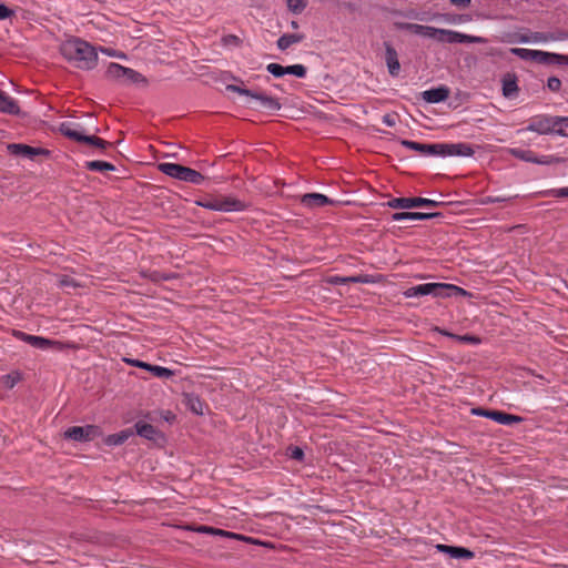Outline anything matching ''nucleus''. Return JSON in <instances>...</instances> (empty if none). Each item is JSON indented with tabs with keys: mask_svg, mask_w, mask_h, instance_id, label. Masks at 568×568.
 <instances>
[{
	"mask_svg": "<svg viewBox=\"0 0 568 568\" xmlns=\"http://www.w3.org/2000/svg\"><path fill=\"white\" fill-rule=\"evenodd\" d=\"M547 88L552 92H558L561 88V81L557 77H550L547 80Z\"/></svg>",
	"mask_w": 568,
	"mask_h": 568,
	"instance_id": "obj_44",
	"label": "nucleus"
},
{
	"mask_svg": "<svg viewBox=\"0 0 568 568\" xmlns=\"http://www.w3.org/2000/svg\"><path fill=\"white\" fill-rule=\"evenodd\" d=\"M183 403L185 406L196 415L203 414V402L193 393L184 394Z\"/></svg>",
	"mask_w": 568,
	"mask_h": 568,
	"instance_id": "obj_29",
	"label": "nucleus"
},
{
	"mask_svg": "<svg viewBox=\"0 0 568 568\" xmlns=\"http://www.w3.org/2000/svg\"><path fill=\"white\" fill-rule=\"evenodd\" d=\"M291 450V458L295 459V460H302L303 457H304V452L302 448L295 446V447H292L290 448Z\"/></svg>",
	"mask_w": 568,
	"mask_h": 568,
	"instance_id": "obj_47",
	"label": "nucleus"
},
{
	"mask_svg": "<svg viewBox=\"0 0 568 568\" xmlns=\"http://www.w3.org/2000/svg\"><path fill=\"white\" fill-rule=\"evenodd\" d=\"M301 203L308 209H317L334 204V200L321 193H306L302 195Z\"/></svg>",
	"mask_w": 568,
	"mask_h": 568,
	"instance_id": "obj_17",
	"label": "nucleus"
},
{
	"mask_svg": "<svg viewBox=\"0 0 568 568\" xmlns=\"http://www.w3.org/2000/svg\"><path fill=\"white\" fill-rule=\"evenodd\" d=\"M13 335L28 343L29 345L33 346L34 348H39V349H49V348H52V347H59L60 343L59 342H55V341H52V339H49V338H45V337H42V336H36V335H29L24 332H21V331H14L13 332Z\"/></svg>",
	"mask_w": 568,
	"mask_h": 568,
	"instance_id": "obj_14",
	"label": "nucleus"
},
{
	"mask_svg": "<svg viewBox=\"0 0 568 568\" xmlns=\"http://www.w3.org/2000/svg\"><path fill=\"white\" fill-rule=\"evenodd\" d=\"M288 10L300 14L307 6V0H286Z\"/></svg>",
	"mask_w": 568,
	"mask_h": 568,
	"instance_id": "obj_36",
	"label": "nucleus"
},
{
	"mask_svg": "<svg viewBox=\"0 0 568 568\" xmlns=\"http://www.w3.org/2000/svg\"><path fill=\"white\" fill-rule=\"evenodd\" d=\"M0 112L18 115L20 108L14 99L0 90Z\"/></svg>",
	"mask_w": 568,
	"mask_h": 568,
	"instance_id": "obj_22",
	"label": "nucleus"
},
{
	"mask_svg": "<svg viewBox=\"0 0 568 568\" xmlns=\"http://www.w3.org/2000/svg\"><path fill=\"white\" fill-rule=\"evenodd\" d=\"M392 209L437 207L439 202L425 197H395L387 202Z\"/></svg>",
	"mask_w": 568,
	"mask_h": 568,
	"instance_id": "obj_10",
	"label": "nucleus"
},
{
	"mask_svg": "<svg viewBox=\"0 0 568 568\" xmlns=\"http://www.w3.org/2000/svg\"><path fill=\"white\" fill-rule=\"evenodd\" d=\"M557 118L551 115H538L529 122L526 130L539 134L556 133Z\"/></svg>",
	"mask_w": 568,
	"mask_h": 568,
	"instance_id": "obj_11",
	"label": "nucleus"
},
{
	"mask_svg": "<svg viewBox=\"0 0 568 568\" xmlns=\"http://www.w3.org/2000/svg\"><path fill=\"white\" fill-rule=\"evenodd\" d=\"M519 42L527 43L531 42L530 34L529 36H521L519 39Z\"/></svg>",
	"mask_w": 568,
	"mask_h": 568,
	"instance_id": "obj_55",
	"label": "nucleus"
},
{
	"mask_svg": "<svg viewBox=\"0 0 568 568\" xmlns=\"http://www.w3.org/2000/svg\"><path fill=\"white\" fill-rule=\"evenodd\" d=\"M223 42H224V44H236L237 45L240 43V38L234 34H229L223 38Z\"/></svg>",
	"mask_w": 568,
	"mask_h": 568,
	"instance_id": "obj_49",
	"label": "nucleus"
},
{
	"mask_svg": "<svg viewBox=\"0 0 568 568\" xmlns=\"http://www.w3.org/2000/svg\"><path fill=\"white\" fill-rule=\"evenodd\" d=\"M500 201H504V199H500V197H489V202H500Z\"/></svg>",
	"mask_w": 568,
	"mask_h": 568,
	"instance_id": "obj_56",
	"label": "nucleus"
},
{
	"mask_svg": "<svg viewBox=\"0 0 568 568\" xmlns=\"http://www.w3.org/2000/svg\"><path fill=\"white\" fill-rule=\"evenodd\" d=\"M531 42H548L551 37V32H530Z\"/></svg>",
	"mask_w": 568,
	"mask_h": 568,
	"instance_id": "obj_42",
	"label": "nucleus"
},
{
	"mask_svg": "<svg viewBox=\"0 0 568 568\" xmlns=\"http://www.w3.org/2000/svg\"><path fill=\"white\" fill-rule=\"evenodd\" d=\"M395 28L397 30L409 31L414 34L426 37L429 30V26L409 23V22H395Z\"/></svg>",
	"mask_w": 568,
	"mask_h": 568,
	"instance_id": "obj_28",
	"label": "nucleus"
},
{
	"mask_svg": "<svg viewBox=\"0 0 568 568\" xmlns=\"http://www.w3.org/2000/svg\"><path fill=\"white\" fill-rule=\"evenodd\" d=\"M196 204L204 209L219 212H240L244 211L246 207L244 202L224 195L206 196L196 201Z\"/></svg>",
	"mask_w": 568,
	"mask_h": 568,
	"instance_id": "obj_5",
	"label": "nucleus"
},
{
	"mask_svg": "<svg viewBox=\"0 0 568 568\" xmlns=\"http://www.w3.org/2000/svg\"><path fill=\"white\" fill-rule=\"evenodd\" d=\"M544 194L555 197H568V187L548 190Z\"/></svg>",
	"mask_w": 568,
	"mask_h": 568,
	"instance_id": "obj_45",
	"label": "nucleus"
},
{
	"mask_svg": "<svg viewBox=\"0 0 568 568\" xmlns=\"http://www.w3.org/2000/svg\"><path fill=\"white\" fill-rule=\"evenodd\" d=\"M400 143L403 146L414 150L425 156H442L443 153V143L426 144L410 140H403Z\"/></svg>",
	"mask_w": 568,
	"mask_h": 568,
	"instance_id": "obj_12",
	"label": "nucleus"
},
{
	"mask_svg": "<svg viewBox=\"0 0 568 568\" xmlns=\"http://www.w3.org/2000/svg\"><path fill=\"white\" fill-rule=\"evenodd\" d=\"M475 153L473 146L468 143H443L442 156H473Z\"/></svg>",
	"mask_w": 568,
	"mask_h": 568,
	"instance_id": "obj_15",
	"label": "nucleus"
},
{
	"mask_svg": "<svg viewBox=\"0 0 568 568\" xmlns=\"http://www.w3.org/2000/svg\"><path fill=\"white\" fill-rule=\"evenodd\" d=\"M556 134L568 136V116L557 118Z\"/></svg>",
	"mask_w": 568,
	"mask_h": 568,
	"instance_id": "obj_38",
	"label": "nucleus"
},
{
	"mask_svg": "<svg viewBox=\"0 0 568 568\" xmlns=\"http://www.w3.org/2000/svg\"><path fill=\"white\" fill-rule=\"evenodd\" d=\"M101 51L110 57L125 58V54L123 52H116L113 49L101 48Z\"/></svg>",
	"mask_w": 568,
	"mask_h": 568,
	"instance_id": "obj_51",
	"label": "nucleus"
},
{
	"mask_svg": "<svg viewBox=\"0 0 568 568\" xmlns=\"http://www.w3.org/2000/svg\"><path fill=\"white\" fill-rule=\"evenodd\" d=\"M71 281L69 280H62L61 284L62 285H70Z\"/></svg>",
	"mask_w": 568,
	"mask_h": 568,
	"instance_id": "obj_58",
	"label": "nucleus"
},
{
	"mask_svg": "<svg viewBox=\"0 0 568 568\" xmlns=\"http://www.w3.org/2000/svg\"><path fill=\"white\" fill-rule=\"evenodd\" d=\"M465 295L466 291L454 284L446 283H426L412 286L404 292L406 297H419L433 295L435 297H448L453 295Z\"/></svg>",
	"mask_w": 568,
	"mask_h": 568,
	"instance_id": "obj_2",
	"label": "nucleus"
},
{
	"mask_svg": "<svg viewBox=\"0 0 568 568\" xmlns=\"http://www.w3.org/2000/svg\"><path fill=\"white\" fill-rule=\"evenodd\" d=\"M450 90L446 85H440L422 92V98L427 103H439L448 99Z\"/></svg>",
	"mask_w": 568,
	"mask_h": 568,
	"instance_id": "obj_18",
	"label": "nucleus"
},
{
	"mask_svg": "<svg viewBox=\"0 0 568 568\" xmlns=\"http://www.w3.org/2000/svg\"><path fill=\"white\" fill-rule=\"evenodd\" d=\"M267 72H270L275 78H280L286 74L285 67L278 64V63H270L266 67Z\"/></svg>",
	"mask_w": 568,
	"mask_h": 568,
	"instance_id": "obj_40",
	"label": "nucleus"
},
{
	"mask_svg": "<svg viewBox=\"0 0 568 568\" xmlns=\"http://www.w3.org/2000/svg\"><path fill=\"white\" fill-rule=\"evenodd\" d=\"M551 37L554 39H550V41H560V40H566L568 38V33L567 32H564V31H559V32H551Z\"/></svg>",
	"mask_w": 568,
	"mask_h": 568,
	"instance_id": "obj_52",
	"label": "nucleus"
},
{
	"mask_svg": "<svg viewBox=\"0 0 568 568\" xmlns=\"http://www.w3.org/2000/svg\"><path fill=\"white\" fill-rule=\"evenodd\" d=\"M490 419L495 420L500 425H513L518 424L523 420L520 416L507 414L501 410H493L490 414Z\"/></svg>",
	"mask_w": 568,
	"mask_h": 568,
	"instance_id": "obj_27",
	"label": "nucleus"
},
{
	"mask_svg": "<svg viewBox=\"0 0 568 568\" xmlns=\"http://www.w3.org/2000/svg\"><path fill=\"white\" fill-rule=\"evenodd\" d=\"M226 90L231 92H236L242 95H246L253 100H255L261 109L267 110V111H278L281 109V103L277 99L264 94L262 92L252 91L248 89H245L240 85L235 84H229L226 85Z\"/></svg>",
	"mask_w": 568,
	"mask_h": 568,
	"instance_id": "obj_8",
	"label": "nucleus"
},
{
	"mask_svg": "<svg viewBox=\"0 0 568 568\" xmlns=\"http://www.w3.org/2000/svg\"><path fill=\"white\" fill-rule=\"evenodd\" d=\"M440 213H423V212H397L392 214L393 221H424L440 216Z\"/></svg>",
	"mask_w": 568,
	"mask_h": 568,
	"instance_id": "obj_21",
	"label": "nucleus"
},
{
	"mask_svg": "<svg viewBox=\"0 0 568 568\" xmlns=\"http://www.w3.org/2000/svg\"><path fill=\"white\" fill-rule=\"evenodd\" d=\"M449 1L454 6L467 8L470 4L471 0H449Z\"/></svg>",
	"mask_w": 568,
	"mask_h": 568,
	"instance_id": "obj_53",
	"label": "nucleus"
},
{
	"mask_svg": "<svg viewBox=\"0 0 568 568\" xmlns=\"http://www.w3.org/2000/svg\"><path fill=\"white\" fill-rule=\"evenodd\" d=\"M517 78L515 74L507 73L503 78V95L507 99L515 97L518 92Z\"/></svg>",
	"mask_w": 568,
	"mask_h": 568,
	"instance_id": "obj_25",
	"label": "nucleus"
},
{
	"mask_svg": "<svg viewBox=\"0 0 568 568\" xmlns=\"http://www.w3.org/2000/svg\"><path fill=\"white\" fill-rule=\"evenodd\" d=\"M101 435V429L97 425L72 426L64 432V437L78 443L91 442Z\"/></svg>",
	"mask_w": 568,
	"mask_h": 568,
	"instance_id": "obj_9",
	"label": "nucleus"
},
{
	"mask_svg": "<svg viewBox=\"0 0 568 568\" xmlns=\"http://www.w3.org/2000/svg\"><path fill=\"white\" fill-rule=\"evenodd\" d=\"M436 548L438 551L449 555L450 558L471 559L475 556L471 550L464 547L438 544Z\"/></svg>",
	"mask_w": 568,
	"mask_h": 568,
	"instance_id": "obj_19",
	"label": "nucleus"
},
{
	"mask_svg": "<svg viewBox=\"0 0 568 568\" xmlns=\"http://www.w3.org/2000/svg\"><path fill=\"white\" fill-rule=\"evenodd\" d=\"M286 74H293L297 78H304L306 75V68L303 64H293L285 67Z\"/></svg>",
	"mask_w": 568,
	"mask_h": 568,
	"instance_id": "obj_39",
	"label": "nucleus"
},
{
	"mask_svg": "<svg viewBox=\"0 0 568 568\" xmlns=\"http://www.w3.org/2000/svg\"><path fill=\"white\" fill-rule=\"evenodd\" d=\"M426 38H432L442 43H486L487 39L477 36L460 33L454 30L439 29L429 26Z\"/></svg>",
	"mask_w": 568,
	"mask_h": 568,
	"instance_id": "obj_3",
	"label": "nucleus"
},
{
	"mask_svg": "<svg viewBox=\"0 0 568 568\" xmlns=\"http://www.w3.org/2000/svg\"><path fill=\"white\" fill-rule=\"evenodd\" d=\"M13 16V10L8 8L6 4L0 3V20H6Z\"/></svg>",
	"mask_w": 568,
	"mask_h": 568,
	"instance_id": "obj_46",
	"label": "nucleus"
},
{
	"mask_svg": "<svg viewBox=\"0 0 568 568\" xmlns=\"http://www.w3.org/2000/svg\"><path fill=\"white\" fill-rule=\"evenodd\" d=\"M61 54L75 68L92 70L98 63L97 49L79 38L67 40L61 45Z\"/></svg>",
	"mask_w": 568,
	"mask_h": 568,
	"instance_id": "obj_1",
	"label": "nucleus"
},
{
	"mask_svg": "<svg viewBox=\"0 0 568 568\" xmlns=\"http://www.w3.org/2000/svg\"><path fill=\"white\" fill-rule=\"evenodd\" d=\"M149 371L152 372L154 376L160 378H170L174 375V373L171 369L156 365H150Z\"/></svg>",
	"mask_w": 568,
	"mask_h": 568,
	"instance_id": "obj_35",
	"label": "nucleus"
},
{
	"mask_svg": "<svg viewBox=\"0 0 568 568\" xmlns=\"http://www.w3.org/2000/svg\"><path fill=\"white\" fill-rule=\"evenodd\" d=\"M105 78L111 81H116L121 84H148V80L143 74L131 68H126L114 62H111L108 65Z\"/></svg>",
	"mask_w": 568,
	"mask_h": 568,
	"instance_id": "obj_4",
	"label": "nucleus"
},
{
	"mask_svg": "<svg viewBox=\"0 0 568 568\" xmlns=\"http://www.w3.org/2000/svg\"><path fill=\"white\" fill-rule=\"evenodd\" d=\"M291 27H292L293 29H297V28H298V22H297V21H292V22H291Z\"/></svg>",
	"mask_w": 568,
	"mask_h": 568,
	"instance_id": "obj_57",
	"label": "nucleus"
},
{
	"mask_svg": "<svg viewBox=\"0 0 568 568\" xmlns=\"http://www.w3.org/2000/svg\"><path fill=\"white\" fill-rule=\"evenodd\" d=\"M158 169L168 176L196 185H200L205 180L200 172L176 163H160Z\"/></svg>",
	"mask_w": 568,
	"mask_h": 568,
	"instance_id": "obj_6",
	"label": "nucleus"
},
{
	"mask_svg": "<svg viewBox=\"0 0 568 568\" xmlns=\"http://www.w3.org/2000/svg\"><path fill=\"white\" fill-rule=\"evenodd\" d=\"M562 159L560 158H555V156H551V155H544L541 158H538L536 156V160L534 163H537V164H552V163H558V162H561Z\"/></svg>",
	"mask_w": 568,
	"mask_h": 568,
	"instance_id": "obj_43",
	"label": "nucleus"
},
{
	"mask_svg": "<svg viewBox=\"0 0 568 568\" xmlns=\"http://www.w3.org/2000/svg\"><path fill=\"white\" fill-rule=\"evenodd\" d=\"M383 122L388 125V126H393L395 125V121L394 119L389 115V114H386L384 118H383Z\"/></svg>",
	"mask_w": 568,
	"mask_h": 568,
	"instance_id": "obj_54",
	"label": "nucleus"
},
{
	"mask_svg": "<svg viewBox=\"0 0 568 568\" xmlns=\"http://www.w3.org/2000/svg\"><path fill=\"white\" fill-rule=\"evenodd\" d=\"M7 150L12 155L23 156L33 160L37 155H49L50 151L42 148H33L21 143H10Z\"/></svg>",
	"mask_w": 568,
	"mask_h": 568,
	"instance_id": "obj_13",
	"label": "nucleus"
},
{
	"mask_svg": "<svg viewBox=\"0 0 568 568\" xmlns=\"http://www.w3.org/2000/svg\"><path fill=\"white\" fill-rule=\"evenodd\" d=\"M128 363H130L131 365L135 366V367H140V368H144L146 371H149L150 368V365L149 363H145V362H141L139 359H128Z\"/></svg>",
	"mask_w": 568,
	"mask_h": 568,
	"instance_id": "obj_50",
	"label": "nucleus"
},
{
	"mask_svg": "<svg viewBox=\"0 0 568 568\" xmlns=\"http://www.w3.org/2000/svg\"><path fill=\"white\" fill-rule=\"evenodd\" d=\"M304 38L302 33H285L278 38L276 44L281 51H285L292 44L302 42Z\"/></svg>",
	"mask_w": 568,
	"mask_h": 568,
	"instance_id": "obj_26",
	"label": "nucleus"
},
{
	"mask_svg": "<svg viewBox=\"0 0 568 568\" xmlns=\"http://www.w3.org/2000/svg\"><path fill=\"white\" fill-rule=\"evenodd\" d=\"M75 126L81 128L80 124L64 122V123H61L59 130L64 136L69 138L70 140L77 141L79 143H87V144L93 145V146L102 149V150L112 145L111 142H108V141H105L101 138H98L95 135L83 134Z\"/></svg>",
	"mask_w": 568,
	"mask_h": 568,
	"instance_id": "obj_7",
	"label": "nucleus"
},
{
	"mask_svg": "<svg viewBox=\"0 0 568 568\" xmlns=\"http://www.w3.org/2000/svg\"><path fill=\"white\" fill-rule=\"evenodd\" d=\"M134 427L139 436L149 440H155L161 434L153 425L142 420L135 423Z\"/></svg>",
	"mask_w": 568,
	"mask_h": 568,
	"instance_id": "obj_24",
	"label": "nucleus"
},
{
	"mask_svg": "<svg viewBox=\"0 0 568 568\" xmlns=\"http://www.w3.org/2000/svg\"><path fill=\"white\" fill-rule=\"evenodd\" d=\"M510 52L526 61H536L537 50L524 49V48H511Z\"/></svg>",
	"mask_w": 568,
	"mask_h": 568,
	"instance_id": "obj_33",
	"label": "nucleus"
},
{
	"mask_svg": "<svg viewBox=\"0 0 568 568\" xmlns=\"http://www.w3.org/2000/svg\"><path fill=\"white\" fill-rule=\"evenodd\" d=\"M539 64H567L568 55L537 50L536 61Z\"/></svg>",
	"mask_w": 568,
	"mask_h": 568,
	"instance_id": "obj_20",
	"label": "nucleus"
},
{
	"mask_svg": "<svg viewBox=\"0 0 568 568\" xmlns=\"http://www.w3.org/2000/svg\"><path fill=\"white\" fill-rule=\"evenodd\" d=\"M445 335L449 336V337H454V338H457L458 341H462V342H465V343H470V344H478L480 343V338L477 337V336H474V335H463V336H459V335H454L452 333H447V332H444Z\"/></svg>",
	"mask_w": 568,
	"mask_h": 568,
	"instance_id": "obj_41",
	"label": "nucleus"
},
{
	"mask_svg": "<svg viewBox=\"0 0 568 568\" xmlns=\"http://www.w3.org/2000/svg\"><path fill=\"white\" fill-rule=\"evenodd\" d=\"M2 379L7 388H13L21 381V374L19 372H12L4 375Z\"/></svg>",
	"mask_w": 568,
	"mask_h": 568,
	"instance_id": "obj_37",
	"label": "nucleus"
},
{
	"mask_svg": "<svg viewBox=\"0 0 568 568\" xmlns=\"http://www.w3.org/2000/svg\"><path fill=\"white\" fill-rule=\"evenodd\" d=\"M196 531L223 536V537H227V538H232V539H246L245 537H243L241 535H237V534H234L231 531H226V530H222V529H217V528H213V527H209V526H200L196 529Z\"/></svg>",
	"mask_w": 568,
	"mask_h": 568,
	"instance_id": "obj_30",
	"label": "nucleus"
},
{
	"mask_svg": "<svg viewBox=\"0 0 568 568\" xmlns=\"http://www.w3.org/2000/svg\"><path fill=\"white\" fill-rule=\"evenodd\" d=\"M85 169L93 172L114 171L115 166L112 163L104 161H88L85 162Z\"/></svg>",
	"mask_w": 568,
	"mask_h": 568,
	"instance_id": "obj_32",
	"label": "nucleus"
},
{
	"mask_svg": "<svg viewBox=\"0 0 568 568\" xmlns=\"http://www.w3.org/2000/svg\"><path fill=\"white\" fill-rule=\"evenodd\" d=\"M326 282L332 285L348 284V283H371L368 275H356V276H328Z\"/></svg>",
	"mask_w": 568,
	"mask_h": 568,
	"instance_id": "obj_23",
	"label": "nucleus"
},
{
	"mask_svg": "<svg viewBox=\"0 0 568 568\" xmlns=\"http://www.w3.org/2000/svg\"><path fill=\"white\" fill-rule=\"evenodd\" d=\"M509 152L516 159H520V160L526 161V162L534 163L535 160H536V155L530 150L510 149Z\"/></svg>",
	"mask_w": 568,
	"mask_h": 568,
	"instance_id": "obj_34",
	"label": "nucleus"
},
{
	"mask_svg": "<svg viewBox=\"0 0 568 568\" xmlns=\"http://www.w3.org/2000/svg\"><path fill=\"white\" fill-rule=\"evenodd\" d=\"M132 435V432L129 430V429H125V430H122L118 434H112V435H109L106 438H105V444L109 445V446H119V445H122L124 444L129 437Z\"/></svg>",
	"mask_w": 568,
	"mask_h": 568,
	"instance_id": "obj_31",
	"label": "nucleus"
},
{
	"mask_svg": "<svg viewBox=\"0 0 568 568\" xmlns=\"http://www.w3.org/2000/svg\"><path fill=\"white\" fill-rule=\"evenodd\" d=\"M471 413L476 416H484V417H487L490 419V414L493 413V410L477 407V408H473Z\"/></svg>",
	"mask_w": 568,
	"mask_h": 568,
	"instance_id": "obj_48",
	"label": "nucleus"
},
{
	"mask_svg": "<svg viewBox=\"0 0 568 568\" xmlns=\"http://www.w3.org/2000/svg\"><path fill=\"white\" fill-rule=\"evenodd\" d=\"M384 47H385V62H386L388 72L392 77H397L400 71V63L398 60L397 51L389 42H384Z\"/></svg>",
	"mask_w": 568,
	"mask_h": 568,
	"instance_id": "obj_16",
	"label": "nucleus"
}]
</instances>
